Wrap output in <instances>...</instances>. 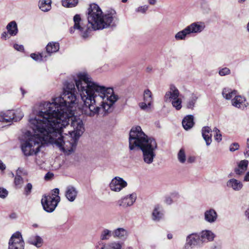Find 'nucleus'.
Segmentation results:
<instances>
[{
  "mask_svg": "<svg viewBox=\"0 0 249 249\" xmlns=\"http://www.w3.org/2000/svg\"><path fill=\"white\" fill-rule=\"evenodd\" d=\"M67 89L52 102L41 103L30 115L29 124L34 134L27 131L24 135L21 149L25 156L36 155L48 143L55 144L67 154L75 149L84 127L82 120L74 115L77 103L74 85L69 84Z\"/></svg>",
  "mask_w": 249,
  "mask_h": 249,
  "instance_id": "f257e3e1",
  "label": "nucleus"
},
{
  "mask_svg": "<svg viewBox=\"0 0 249 249\" xmlns=\"http://www.w3.org/2000/svg\"><path fill=\"white\" fill-rule=\"evenodd\" d=\"M75 83L84 103L82 114L97 117L112 111L113 105L118 100L112 88L99 85L85 73H79Z\"/></svg>",
  "mask_w": 249,
  "mask_h": 249,
  "instance_id": "f03ea898",
  "label": "nucleus"
},
{
  "mask_svg": "<svg viewBox=\"0 0 249 249\" xmlns=\"http://www.w3.org/2000/svg\"><path fill=\"white\" fill-rule=\"evenodd\" d=\"M139 148L142 153L143 161L150 164L156 156L158 144L155 139L148 137L142 131L140 126L133 127L129 132V148L132 150Z\"/></svg>",
  "mask_w": 249,
  "mask_h": 249,
  "instance_id": "7ed1b4c3",
  "label": "nucleus"
},
{
  "mask_svg": "<svg viewBox=\"0 0 249 249\" xmlns=\"http://www.w3.org/2000/svg\"><path fill=\"white\" fill-rule=\"evenodd\" d=\"M88 20L93 30L115 27L119 22L116 11L112 8L103 12L99 5L90 4L88 9Z\"/></svg>",
  "mask_w": 249,
  "mask_h": 249,
  "instance_id": "20e7f679",
  "label": "nucleus"
},
{
  "mask_svg": "<svg viewBox=\"0 0 249 249\" xmlns=\"http://www.w3.org/2000/svg\"><path fill=\"white\" fill-rule=\"evenodd\" d=\"M73 20L74 25L70 28V33L73 34L77 31L83 38H87L89 36L90 29L81 19V16L76 14L73 17Z\"/></svg>",
  "mask_w": 249,
  "mask_h": 249,
  "instance_id": "39448f33",
  "label": "nucleus"
},
{
  "mask_svg": "<svg viewBox=\"0 0 249 249\" xmlns=\"http://www.w3.org/2000/svg\"><path fill=\"white\" fill-rule=\"evenodd\" d=\"M24 114L21 109L8 110L0 112V122L4 123H12L20 120Z\"/></svg>",
  "mask_w": 249,
  "mask_h": 249,
  "instance_id": "423d86ee",
  "label": "nucleus"
},
{
  "mask_svg": "<svg viewBox=\"0 0 249 249\" xmlns=\"http://www.w3.org/2000/svg\"><path fill=\"white\" fill-rule=\"evenodd\" d=\"M60 200L59 196L54 197L50 195H45L41 199L43 209L47 213L53 212Z\"/></svg>",
  "mask_w": 249,
  "mask_h": 249,
  "instance_id": "0eeeda50",
  "label": "nucleus"
},
{
  "mask_svg": "<svg viewBox=\"0 0 249 249\" xmlns=\"http://www.w3.org/2000/svg\"><path fill=\"white\" fill-rule=\"evenodd\" d=\"M25 243L19 232H16L11 237L8 243V249H24Z\"/></svg>",
  "mask_w": 249,
  "mask_h": 249,
  "instance_id": "6e6552de",
  "label": "nucleus"
},
{
  "mask_svg": "<svg viewBox=\"0 0 249 249\" xmlns=\"http://www.w3.org/2000/svg\"><path fill=\"white\" fill-rule=\"evenodd\" d=\"M200 235L196 233L189 234L186 237L185 249H193L195 247L199 246L201 243Z\"/></svg>",
  "mask_w": 249,
  "mask_h": 249,
  "instance_id": "1a4fd4ad",
  "label": "nucleus"
},
{
  "mask_svg": "<svg viewBox=\"0 0 249 249\" xmlns=\"http://www.w3.org/2000/svg\"><path fill=\"white\" fill-rule=\"evenodd\" d=\"M127 185V182L123 178L116 177L111 180L109 188L112 191L119 192L126 187Z\"/></svg>",
  "mask_w": 249,
  "mask_h": 249,
  "instance_id": "9d476101",
  "label": "nucleus"
},
{
  "mask_svg": "<svg viewBox=\"0 0 249 249\" xmlns=\"http://www.w3.org/2000/svg\"><path fill=\"white\" fill-rule=\"evenodd\" d=\"M137 198L135 193H132L121 198L117 201V204L120 207L126 208L133 205Z\"/></svg>",
  "mask_w": 249,
  "mask_h": 249,
  "instance_id": "9b49d317",
  "label": "nucleus"
},
{
  "mask_svg": "<svg viewBox=\"0 0 249 249\" xmlns=\"http://www.w3.org/2000/svg\"><path fill=\"white\" fill-rule=\"evenodd\" d=\"M186 27L190 35L192 34H197L202 32L205 28V25L203 22L197 21L193 22Z\"/></svg>",
  "mask_w": 249,
  "mask_h": 249,
  "instance_id": "f8f14e48",
  "label": "nucleus"
},
{
  "mask_svg": "<svg viewBox=\"0 0 249 249\" xmlns=\"http://www.w3.org/2000/svg\"><path fill=\"white\" fill-rule=\"evenodd\" d=\"M180 92L178 88L174 85H170L169 89L164 95V99L165 102H169L172 100L179 97Z\"/></svg>",
  "mask_w": 249,
  "mask_h": 249,
  "instance_id": "ddd939ff",
  "label": "nucleus"
},
{
  "mask_svg": "<svg viewBox=\"0 0 249 249\" xmlns=\"http://www.w3.org/2000/svg\"><path fill=\"white\" fill-rule=\"evenodd\" d=\"M218 218V214L216 211L210 208L204 213V219L207 223L213 224L215 223Z\"/></svg>",
  "mask_w": 249,
  "mask_h": 249,
  "instance_id": "4468645a",
  "label": "nucleus"
},
{
  "mask_svg": "<svg viewBox=\"0 0 249 249\" xmlns=\"http://www.w3.org/2000/svg\"><path fill=\"white\" fill-rule=\"evenodd\" d=\"M226 186L229 189L234 191H239L242 189L243 184L240 180L235 178H231L227 181Z\"/></svg>",
  "mask_w": 249,
  "mask_h": 249,
  "instance_id": "2eb2a0df",
  "label": "nucleus"
},
{
  "mask_svg": "<svg viewBox=\"0 0 249 249\" xmlns=\"http://www.w3.org/2000/svg\"><path fill=\"white\" fill-rule=\"evenodd\" d=\"M163 217L164 213L162 207L159 205L155 206L152 213V220L155 222H159Z\"/></svg>",
  "mask_w": 249,
  "mask_h": 249,
  "instance_id": "dca6fc26",
  "label": "nucleus"
},
{
  "mask_svg": "<svg viewBox=\"0 0 249 249\" xmlns=\"http://www.w3.org/2000/svg\"><path fill=\"white\" fill-rule=\"evenodd\" d=\"M198 99V96L194 93H192L184 103V107L188 109L194 110Z\"/></svg>",
  "mask_w": 249,
  "mask_h": 249,
  "instance_id": "f3484780",
  "label": "nucleus"
},
{
  "mask_svg": "<svg viewBox=\"0 0 249 249\" xmlns=\"http://www.w3.org/2000/svg\"><path fill=\"white\" fill-rule=\"evenodd\" d=\"M78 194V191L73 186H67L65 191V196L70 202H73L76 199Z\"/></svg>",
  "mask_w": 249,
  "mask_h": 249,
  "instance_id": "a211bd4d",
  "label": "nucleus"
},
{
  "mask_svg": "<svg viewBox=\"0 0 249 249\" xmlns=\"http://www.w3.org/2000/svg\"><path fill=\"white\" fill-rule=\"evenodd\" d=\"M231 104L233 106L241 109L244 108L247 105L246 98L240 95H235L231 100Z\"/></svg>",
  "mask_w": 249,
  "mask_h": 249,
  "instance_id": "6ab92c4d",
  "label": "nucleus"
},
{
  "mask_svg": "<svg viewBox=\"0 0 249 249\" xmlns=\"http://www.w3.org/2000/svg\"><path fill=\"white\" fill-rule=\"evenodd\" d=\"M28 243L33 245L37 248H39L43 245V240L42 238L38 235H32L28 239Z\"/></svg>",
  "mask_w": 249,
  "mask_h": 249,
  "instance_id": "aec40b11",
  "label": "nucleus"
},
{
  "mask_svg": "<svg viewBox=\"0 0 249 249\" xmlns=\"http://www.w3.org/2000/svg\"><path fill=\"white\" fill-rule=\"evenodd\" d=\"M112 235L114 238L125 240L128 236V232L124 228H119L113 231Z\"/></svg>",
  "mask_w": 249,
  "mask_h": 249,
  "instance_id": "412c9836",
  "label": "nucleus"
},
{
  "mask_svg": "<svg viewBox=\"0 0 249 249\" xmlns=\"http://www.w3.org/2000/svg\"><path fill=\"white\" fill-rule=\"evenodd\" d=\"M199 234L201 242L212 241L215 237L214 234L210 230L203 231Z\"/></svg>",
  "mask_w": 249,
  "mask_h": 249,
  "instance_id": "4be33fe9",
  "label": "nucleus"
},
{
  "mask_svg": "<svg viewBox=\"0 0 249 249\" xmlns=\"http://www.w3.org/2000/svg\"><path fill=\"white\" fill-rule=\"evenodd\" d=\"M59 49V44L56 42H49L46 47V54L50 56L52 54L57 52Z\"/></svg>",
  "mask_w": 249,
  "mask_h": 249,
  "instance_id": "5701e85b",
  "label": "nucleus"
},
{
  "mask_svg": "<svg viewBox=\"0 0 249 249\" xmlns=\"http://www.w3.org/2000/svg\"><path fill=\"white\" fill-rule=\"evenodd\" d=\"M212 130L209 126H204L202 129V135L206 142V145H209L212 142Z\"/></svg>",
  "mask_w": 249,
  "mask_h": 249,
  "instance_id": "b1692460",
  "label": "nucleus"
},
{
  "mask_svg": "<svg viewBox=\"0 0 249 249\" xmlns=\"http://www.w3.org/2000/svg\"><path fill=\"white\" fill-rule=\"evenodd\" d=\"M248 164L249 161L248 160H241L238 164V167L234 169V172L238 175L243 174L247 170Z\"/></svg>",
  "mask_w": 249,
  "mask_h": 249,
  "instance_id": "393cba45",
  "label": "nucleus"
},
{
  "mask_svg": "<svg viewBox=\"0 0 249 249\" xmlns=\"http://www.w3.org/2000/svg\"><path fill=\"white\" fill-rule=\"evenodd\" d=\"M194 116L192 115L185 116L182 122V126L186 130L191 128L194 126Z\"/></svg>",
  "mask_w": 249,
  "mask_h": 249,
  "instance_id": "a878e982",
  "label": "nucleus"
},
{
  "mask_svg": "<svg viewBox=\"0 0 249 249\" xmlns=\"http://www.w3.org/2000/svg\"><path fill=\"white\" fill-rule=\"evenodd\" d=\"M6 29L9 35L11 36H16L18 34V26L17 23L15 21H12L9 22L6 26Z\"/></svg>",
  "mask_w": 249,
  "mask_h": 249,
  "instance_id": "bb28decb",
  "label": "nucleus"
},
{
  "mask_svg": "<svg viewBox=\"0 0 249 249\" xmlns=\"http://www.w3.org/2000/svg\"><path fill=\"white\" fill-rule=\"evenodd\" d=\"M51 0H39L38 7L43 12H48L51 9Z\"/></svg>",
  "mask_w": 249,
  "mask_h": 249,
  "instance_id": "cd10ccee",
  "label": "nucleus"
},
{
  "mask_svg": "<svg viewBox=\"0 0 249 249\" xmlns=\"http://www.w3.org/2000/svg\"><path fill=\"white\" fill-rule=\"evenodd\" d=\"M236 94V90H232L229 88H225L223 89L222 91V95L223 97L227 100H230L233 96H235Z\"/></svg>",
  "mask_w": 249,
  "mask_h": 249,
  "instance_id": "c85d7f7f",
  "label": "nucleus"
},
{
  "mask_svg": "<svg viewBox=\"0 0 249 249\" xmlns=\"http://www.w3.org/2000/svg\"><path fill=\"white\" fill-rule=\"evenodd\" d=\"M189 35L188 31L186 27H185L183 30L178 32L175 34V38L177 41L184 40Z\"/></svg>",
  "mask_w": 249,
  "mask_h": 249,
  "instance_id": "c756f323",
  "label": "nucleus"
},
{
  "mask_svg": "<svg viewBox=\"0 0 249 249\" xmlns=\"http://www.w3.org/2000/svg\"><path fill=\"white\" fill-rule=\"evenodd\" d=\"M31 57L36 61H41L46 60L48 56L45 52H42L40 53H33L30 55Z\"/></svg>",
  "mask_w": 249,
  "mask_h": 249,
  "instance_id": "7c9ffc66",
  "label": "nucleus"
},
{
  "mask_svg": "<svg viewBox=\"0 0 249 249\" xmlns=\"http://www.w3.org/2000/svg\"><path fill=\"white\" fill-rule=\"evenodd\" d=\"M123 244L120 241H112L107 244L106 249H122Z\"/></svg>",
  "mask_w": 249,
  "mask_h": 249,
  "instance_id": "2f4dec72",
  "label": "nucleus"
},
{
  "mask_svg": "<svg viewBox=\"0 0 249 249\" xmlns=\"http://www.w3.org/2000/svg\"><path fill=\"white\" fill-rule=\"evenodd\" d=\"M143 101L149 103V105H152L153 102L152 94L148 89L144 90L143 92Z\"/></svg>",
  "mask_w": 249,
  "mask_h": 249,
  "instance_id": "473e14b6",
  "label": "nucleus"
},
{
  "mask_svg": "<svg viewBox=\"0 0 249 249\" xmlns=\"http://www.w3.org/2000/svg\"><path fill=\"white\" fill-rule=\"evenodd\" d=\"M170 102H171L172 107L176 109V110H180L182 107V100L180 98L172 100Z\"/></svg>",
  "mask_w": 249,
  "mask_h": 249,
  "instance_id": "72a5a7b5",
  "label": "nucleus"
},
{
  "mask_svg": "<svg viewBox=\"0 0 249 249\" xmlns=\"http://www.w3.org/2000/svg\"><path fill=\"white\" fill-rule=\"evenodd\" d=\"M78 2V0H62V5L66 7H75Z\"/></svg>",
  "mask_w": 249,
  "mask_h": 249,
  "instance_id": "f704fd0d",
  "label": "nucleus"
},
{
  "mask_svg": "<svg viewBox=\"0 0 249 249\" xmlns=\"http://www.w3.org/2000/svg\"><path fill=\"white\" fill-rule=\"evenodd\" d=\"M111 236V231L107 229H104L101 233L100 239L102 240H108Z\"/></svg>",
  "mask_w": 249,
  "mask_h": 249,
  "instance_id": "c9c22d12",
  "label": "nucleus"
},
{
  "mask_svg": "<svg viewBox=\"0 0 249 249\" xmlns=\"http://www.w3.org/2000/svg\"><path fill=\"white\" fill-rule=\"evenodd\" d=\"M14 183L16 187L20 188L23 183V179L19 175H16L14 179Z\"/></svg>",
  "mask_w": 249,
  "mask_h": 249,
  "instance_id": "e433bc0d",
  "label": "nucleus"
},
{
  "mask_svg": "<svg viewBox=\"0 0 249 249\" xmlns=\"http://www.w3.org/2000/svg\"><path fill=\"white\" fill-rule=\"evenodd\" d=\"M178 160L181 163H184L186 161V156L183 149H181L178 154Z\"/></svg>",
  "mask_w": 249,
  "mask_h": 249,
  "instance_id": "4c0bfd02",
  "label": "nucleus"
},
{
  "mask_svg": "<svg viewBox=\"0 0 249 249\" xmlns=\"http://www.w3.org/2000/svg\"><path fill=\"white\" fill-rule=\"evenodd\" d=\"M218 73L221 76L228 75L231 74V70L227 67H224L219 69Z\"/></svg>",
  "mask_w": 249,
  "mask_h": 249,
  "instance_id": "58836bf2",
  "label": "nucleus"
},
{
  "mask_svg": "<svg viewBox=\"0 0 249 249\" xmlns=\"http://www.w3.org/2000/svg\"><path fill=\"white\" fill-rule=\"evenodd\" d=\"M33 186L31 183H28L24 188V194L26 196H28L31 193Z\"/></svg>",
  "mask_w": 249,
  "mask_h": 249,
  "instance_id": "ea45409f",
  "label": "nucleus"
},
{
  "mask_svg": "<svg viewBox=\"0 0 249 249\" xmlns=\"http://www.w3.org/2000/svg\"><path fill=\"white\" fill-rule=\"evenodd\" d=\"M148 9V6L146 5H144L143 6H141L135 9V11L137 13H141L142 14H144L146 13V11Z\"/></svg>",
  "mask_w": 249,
  "mask_h": 249,
  "instance_id": "a19ab883",
  "label": "nucleus"
},
{
  "mask_svg": "<svg viewBox=\"0 0 249 249\" xmlns=\"http://www.w3.org/2000/svg\"><path fill=\"white\" fill-rule=\"evenodd\" d=\"M151 105H149V103L145 101L141 102L139 104L140 108L144 110H148L151 108Z\"/></svg>",
  "mask_w": 249,
  "mask_h": 249,
  "instance_id": "79ce46f5",
  "label": "nucleus"
},
{
  "mask_svg": "<svg viewBox=\"0 0 249 249\" xmlns=\"http://www.w3.org/2000/svg\"><path fill=\"white\" fill-rule=\"evenodd\" d=\"M213 131L215 133V134L214 136L215 140L217 142H220L222 140V136L220 133V130L217 128L215 127L213 129Z\"/></svg>",
  "mask_w": 249,
  "mask_h": 249,
  "instance_id": "37998d69",
  "label": "nucleus"
},
{
  "mask_svg": "<svg viewBox=\"0 0 249 249\" xmlns=\"http://www.w3.org/2000/svg\"><path fill=\"white\" fill-rule=\"evenodd\" d=\"M8 192L6 189L3 188H0V197L1 198H5L8 195Z\"/></svg>",
  "mask_w": 249,
  "mask_h": 249,
  "instance_id": "c03bdc74",
  "label": "nucleus"
},
{
  "mask_svg": "<svg viewBox=\"0 0 249 249\" xmlns=\"http://www.w3.org/2000/svg\"><path fill=\"white\" fill-rule=\"evenodd\" d=\"M239 148V145L237 142H234L231 144L230 146V151L231 152H234L236 150H238Z\"/></svg>",
  "mask_w": 249,
  "mask_h": 249,
  "instance_id": "a18cd8bd",
  "label": "nucleus"
},
{
  "mask_svg": "<svg viewBox=\"0 0 249 249\" xmlns=\"http://www.w3.org/2000/svg\"><path fill=\"white\" fill-rule=\"evenodd\" d=\"M27 172L26 170H24L23 168L19 167L17 169L16 171V175H19L22 174L23 175H27Z\"/></svg>",
  "mask_w": 249,
  "mask_h": 249,
  "instance_id": "49530a36",
  "label": "nucleus"
},
{
  "mask_svg": "<svg viewBox=\"0 0 249 249\" xmlns=\"http://www.w3.org/2000/svg\"><path fill=\"white\" fill-rule=\"evenodd\" d=\"M14 47L16 50H17L18 51H21L23 50V49H24V47L22 45H18L17 44H15L14 45Z\"/></svg>",
  "mask_w": 249,
  "mask_h": 249,
  "instance_id": "de8ad7c7",
  "label": "nucleus"
},
{
  "mask_svg": "<svg viewBox=\"0 0 249 249\" xmlns=\"http://www.w3.org/2000/svg\"><path fill=\"white\" fill-rule=\"evenodd\" d=\"M53 176V174L50 172H48L45 176V179L46 180H49L51 179Z\"/></svg>",
  "mask_w": 249,
  "mask_h": 249,
  "instance_id": "09e8293b",
  "label": "nucleus"
},
{
  "mask_svg": "<svg viewBox=\"0 0 249 249\" xmlns=\"http://www.w3.org/2000/svg\"><path fill=\"white\" fill-rule=\"evenodd\" d=\"M8 33H6V32H4L2 33L1 37L2 39L6 40L7 38H9L10 37L8 36Z\"/></svg>",
  "mask_w": 249,
  "mask_h": 249,
  "instance_id": "8fccbe9b",
  "label": "nucleus"
},
{
  "mask_svg": "<svg viewBox=\"0 0 249 249\" xmlns=\"http://www.w3.org/2000/svg\"><path fill=\"white\" fill-rule=\"evenodd\" d=\"M53 194L51 196H54V197H56L57 196H59L58 194L59 193V190L58 188H55L53 190Z\"/></svg>",
  "mask_w": 249,
  "mask_h": 249,
  "instance_id": "3c124183",
  "label": "nucleus"
},
{
  "mask_svg": "<svg viewBox=\"0 0 249 249\" xmlns=\"http://www.w3.org/2000/svg\"><path fill=\"white\" fill-rule=\"evenodd\" d=\"M244 181L249 182V171L247 172L244 177Z\"/></svg>",
  "mask_w": 249,
  "mask_h": 249,
  "instance_id": "603ef678",
  "label": "nucleus"
},
{
  "mask_svg": "<svg viewBox=\"0 0 249 249\" xmlns=\"http://www.w3.org/2000/svg\"><path fill=\"white\" fill-rule=\"evenodd\" d=\"M245 215L247 219L249 221V207L245 211Z\"/></svg>",
  "mask_w": 249,
  "mask_h": 249,
  "instance_id": "864d4df0",
  "label": "nucleus"
},
{
  "mask_svg": "<svg viewBox=\"0 0 249 249\" xmlns=\"http://www.w3.org/2000/svg\"><path fill=\"white\" fill-rule=\"evenodd\" d=\"M5 165L1 161H0V169L2 171L5 169Z\"/></svg>",
  "mask_w": 249,
  "mask_h": 249,
  "instance_id": "5fc2aeb1",
  "label": "nucleus"
},
{
  "mask_svg": "<svg viewBox=\"0 0 249 249\" xmlns=\"http://www.w3.org/2000/svg\"><path fill=\"white\" fill-rule=\"evenodd\" d=\"M172 201L170 197H166L165 199V202L168 204H171Z\"/></svg>",
  "mask_w": 249,
  "mask_h": 249,
  "instance_id": "6e6d98bb",
  "label": "nucleus"
},
{
  "mask_svg": "<svg viewBox=\"0 0 249 249\" xmlns=\"http://www.w3.org/2000/svg\"><path fill=\"white\" fill-rule=\"evenodd\" d=\"M10 217L13 219L16 218L17 217V214L15 213H12L10 214Z\"/></svg>",
  "mask_w": 249,
  "mask_h": 249,
  "instance_id": "4d7b16f0",
  "label": "nucleus"
},
{
  "mask_svg": "<svg viewBox=\"0 0 249 249\" xmlns=\"http://www.w3.org/2000/svg\"><path fill=\"white\" fill-rule=\"evenodd\" d=\"M148 2L151 5H154L156 2V0H148Z\"/></svg>",
  "mask_w": 249,
  "mask_h": 249,
  "instance_id": "13d9d810",
  "label": "nucleus"
},
{
  "mask_svg": "<svg viewBox=\"0 0 249 249\" xmlns=\"http://www.w3.org/2000/svg\"><path fill=\"white\" fill-rule=\"evenodd\" d=\"M36 162L37 164L39 165H41L42 164V163L43 162V161H40V160H38L36 158Z\"/></svg>",
  "mask_w": 249,
  "mask_h": 249,
  "instance_id": "bf43d9fd",
  "label": "nucleus"
},
{
  "mask_svg": "<svg viewBox=\"0 0 249 249\" xmlns=\"http://www.w3.org/2000/svg\"><path fill=\"white\" fill-rule=\"evenodd\" d=\"M244 155L246 158H248L249 157V150H246L244 152Z\"/></svg>",
  "mask_w": 249,
  "mask_h": 249,
  "instance_id": "052dcab7",
  "label": "nucleus"
},
{
  "mask_svg": "<svg viewBox=\"0 0 249 249\" xmlns=\"http://www.w3.org/2000/svg\"><path fill=\"white\" fill-rule=\"evenodd\" d=\"M194 158L193 157H190L188 159V161L189 162H193L194 161Z\"/></svg>",
  "mask_w": 249,
  "mask_h": 249,
  "instance_id": "680f3d73",
  "label": "nucleus"
},
{
  "mask_svg": "<svg viewBox=\"0 0 249 249\" xmlns=\"http://www.w3.org/2000/svg\"><path fill=\"white\" fill-rule=\"evenodd\" d=\"M246 1V0H237V2L239 4H242L244 3Z\"/></svg>",
  "mask_w": 249,
  "mask_h": 249,
  "instance_id": "e2e57ef3",
  "label": "nucleus"
},
{
  "mask_svg": "<svg viewBox=\"0 0 249 249\" xmlns=\"http://www.w3.org/2000/svg\"><path fill=\"white\" fill-rule=\"evenodd\" d=\"M246 30L248 32V33L249 34V21L247 23L246 25Z\"/></svg>",
  "mask_w": 249,
  "mask_h": 249,
  "instance_id": "0e129e2a",
  "label": "nucleus"
},
{
  "mask_svg": "<svg viewBox=\"0 0 249 249\" xmlns=\"http://www.w3.org/2000/svg\"><path fill=\"white\" fill-rule=\"evenodd\" d=\"M167 238L169 239H171L173 238V235L172 234H168L167 235Z\"/></svg>",
  "mask_w": 249,
  "mask_h": 249,
  "instance_id": "69168bd1",
  "label": "nucleus"
},
{
  "mask_svg": "<svg viewBox=\"0 0 249 249\" xmlns=\"http://www.w3.org/2000/svg\"><path fill=\"white\" fill-rule=\"evenodd\" d=\"M247 147L249 149V138H248L247 140Z\"/></svg>",
  "mask_w": 249,
  "mask_h": 249,
  "instance_id": "338daca9",
  "label": "nucleus"
},
{
  "mask_svg": "<svg viewBox=\"0 0 249 249\" xmlns=\"http://www.w3.org/2000/svg\"><path fill=\"white\" fill-rule=\"evenodd\" d=\"M106 247L105 244H103V246L99 249H106Z\"/></svg>",
  "mask_w": 249,
  "mask_h": 249,
  "instance_id": "774afa93",
  "label": "nucleus"
}]
</instances>
